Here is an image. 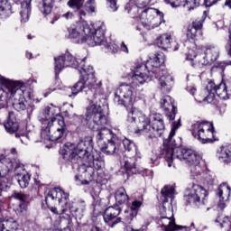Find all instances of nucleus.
Segmentation results:
<instances>
[{
  "mask_svg": "<svg viewBox=\"0 0 231 231\" xmlns=\"http://www.w3.org/2000/svg\"><path fill=\"white\" fill-rule=\"evenodd\" d=\"M19 169L21 171H24V166H23V164L17 162H14V161H10V159L4 157L3 155L0 158V176H3L4 174H5L6 172L10 171H15V172H17L19 171ZM3 194V189L0 186V196H2Z\"/></svg>",
  "mask_w": 231,
  "mask_h": 231,
  "instance_id": "nucleus-20",
  "label": "nucleus"
},
{
  "mask_svg": "<svg viewBox=\"0 0 231 231\" xmlns=\"http://www.w3.org/2000/svg\"><path fill=\"white\" fill-rule=\"evenodd\" d=\"M106 142H97V145L101 151V152H104V154H107L108 156H111L112 154H115L116 152V144L120 143V139L116 137V139H109Z\"/></svg>",
  "mask_w": 231,
  "mask_h": 231,
  "instance_id": "nucleus-23",
  "label": "nucleus"
},
{
  "mask_svg": "<svg viewBox=\"0 0 231 231\" xmlns=\"http://www.w3.org/2000/svg\"><path fill=\"white\" fill-rule=\"evenodd\" d=\"M27 39H32V35L29 34V35L27 36Z\"/></svg>",
  "mask_w": 231,
  "mask_h": 231,
  "instance_id": "nucleus-64",
  "label": "nucleus"
},
{
  "mask_svg": "<svg viewBox=\"0 0 231 231\" xmlns=\"http://www.w3.org/2000/svg\"><path fill=\"white\" fill-rule=\"evenodd\" d=\"M54 60L55 80L57 82H59V73L64 68H74L81 75L79 80L71 88L72 95L77 96L79 93L83 92L87 95L88 99L93 100V102L102 95L101 82L97 83L93 67L91 65L86 66V58L77 60L71 53L66 52L62 56L54 58Z\"/></svg>",
  "mask_w": 231,
  "mask_h": 231,
  "instance_id": "nucleus-1",
  "label": "nucleus"
},
{
  "mask_svg": "<svg viewBox=\"0 0 231 231\" xmlns=\"http://www.w3.org/2000/svg\"><path fill=\"white\" fill-rule=\"evenodd\" d=\"M201 3V0H184L183 7L187 8L189 12L190 10H195V8H198Z\"/></svg>",
  "mask_w": 231,
  "mask_h": 231,
  "instance_id": "nucleus-42",
  "label": "nucleus"
},
{
  "mask_svg": "<svg viewBox=\"0 0 231 231\" xmlns=\"http://www.w3.org/2000/svg\"><path fill=\"white\" fill-rule=\"evenodd\" d=\"M161 107L170 120H174V118H176L178 108L174 106V102L172 101V97H171V96H164L161 99Z\"/></svg>",
  "mask_w": 231,
  "mask_h": 231,
  "instance_id": "nucleus-22",
  "label": "nucleus"
},
{
  "mask_svg": "<svg viewBox=\"0 0 231 231\" xmlns=\"http://www.w3.org/2000/svg\"><path fill=\"white\" fill-rule=\"evenodd\" d=\"M55 0H42V4L39 5L40 12L43 15H50V14H51V10H53Z\"/></svg>",
  "mask_w": 231,
  "mask_h": 231,
  "instance_id": "nucleus-34",
  "label": "nucleus"
},
{
  "mask_svg": "<svg viewBox=\"0 0 231 231\" xmlns=\"http://www.w3.org/2000/svg\"><path fill=\"white\" fill-rule=\"evenodd\" d=\"M215 95L218 97L221 100H228V90L226 89V84L220 83L217 85L215 90Z\"/></svg>",
  "mask_w": 231,
  "mask_h": 231,
  "instance_id": "nucleus-38",
  "label": "nucleus"
},
{
  "mask_svg": "<svg viewBox=\"0 0 231 231\" xmlns=\"http://www.w3.org/2000/svg\"><path fill=\"white\" fill-rule=\"evenodd\" d=\"M136 6V8H145L148 5L151 4V0H131Z\"/></svg>",
  "mask_w": 231,
  "mask_h": 231,
  "instance_id": "nucleus-43",
  "label": "nucleus"
},
{
  "mask_svg": "<svg viewBox=\"0 0 231 231\" xmlns=\"http://www.w3.org/2000/svg\"><path fill=\"white\" fill-rule=\"evenodd\" d=\"M125 125L129 131L145 134L151 140L160 138L165 133V122L162 114H152L149 117L134 107L128 112Z\"/></svg>",
  "mask_w": 231,
  "mask_h": 231,
  "instance_id": "nucleus-5",
  "label": "nucleus"
},
{
  "mask_svg": "<svg viewBox=\"0 0 231 231\" xmlns=\"http://www.w3.org/2000/svg\"><path fill=\"white\" fill-rule=\"evenodd\" d=\"M180 126L181 123L180 119L178 123L174 122L172 124L168 139L160 148V153L151 157L150 160L152 163L158 164V158H164L168 163V167H172V162L177 158V160L185 162V163L191 166L190 171L193 176H199L201 174V167L199 166L201 156L192 149L178 147L179 144L172 139L176 135V130Z\"/></svg>",
  "mask_w": 231,
  "mask_h": 231,
  "instance_id": "nucleus-3",
  "label": "nucleus"
},
{
  "mask_svg": "<svg viewBox=\"0 0 231 231\" xmlns=\"http://www.w3.org/2000/svg\"><path fill=\"white\" fill-rule=\"evenodd\" d=\"M15 178L21 189H26L30 185V174L16 173Z\"/></svg>",
  "mask_w": 231,
  "mask_h": 231,
  "instance_id": "nucleus-37",
  "label": "nucleus"
},
{
  "mask_svg": "<svg viewBox=\"0 0 231 231\" xmlns=\"http://www.w3.org/2000/svg\"><path fill=\"white\" fill-rule=\"evenodd\" d=\"M122 143L125 147L126 156H138V147L134 143H133V141L125 138Z\"/></svg>",
  "mask_w": 231,
  "mask_h": 231,
  "instance_id": "nucleus-32",
  "label": "nucleus"
},
{
  "mask_svg": "<svg viewBox=\"0 0 231 231\" xmlns=\"http://www.w3.org/2000/svg\"><path fill=\"white\" fill-rule=\"evenodd\" d=\"M59 113L57 112V107L51 105L46 106L39 116V120L42 122V127H44V125L51 124L54 120H59Z\"/></svg>",
  "mask_w": 231,
  "mask_h": 231,
  "instance_id": "nucleus-21",
  "label": "nucleus"
},
{
  "mask_svg": "<svg viewBox=\"0 0 231 231\" xmlns=\"http://www.w3.org/2000/svg\"><path fill=\"white\" fill-rule=\"evenodd\" d=\"M88 46H104L106 53H117L118 45L111 39H106V24L100 23L96 29L90 28L89 35H87Z\"/></svg>",
  "mask_w": 231,
  "mask_h": 231,
  "instance_id": "nucleus-9",
  "label": "nucleus"
},
{
  "mask_svg": "<svg viewBox=\"0 0 231 231\" xmlns=\"http://www.w3.org/2000/svg\"><path fill=\"white\" fill-rule=\"evenodd\" d=\"M165 62L163 53L155 52L149 54V60L146 64L137 65L134 68V75L131 78L134 86H140L145 82H151L155 79H159V84L163 93H167L169 89V81L172 80V77L167 74V70H161L160 67Z\"/></svg>",
  "mask_w": 231,
  "mask_h": 231,
  "instance_id": "nucleus-4",
  "label": "nucleus"
},
{
  "mask_svg": "<svg viewBox=\"0 0 231 231\" xmlns=\"http://www.w3.org/2000/svg\"><path fill=\"white\" fill-rule=\"evenodd\" d=\"M198 97H199V98H203V97H206V96H205V94L202 92L200 95L196 96L195 98Z\"/></svg>",
  "mask_w": 231,
  "mask_h": 231,
  "instance_id": "nucleus-58",
  "label": "nucleus"
},
{
  "mask_svg": "<svg viewBox=\"0 0 231 231\" xmlns=\"http://www.w3.org/2000/svg\"><path fill=\"white\" fill-rule=\"evenodd\" d=\"M156 44L162 50L168 51L171 44H172V36L169 33L162 34L157 38Z\"/></svg>",
  "mask_w": 231,
  "mask_h": 231,
  "instance_id": "nucleus-30",
  "label": "nucleus"
},
{
  "mask_svg": "<svg viewBox=\"0 0 231 231\" xmlns=\"http://www.w3.org/2000/svg\"><path fill=\"white\" fill-rule=\"evenodd\" d=\"M0 84L6 88L8 92L0 89V109L8 104V93L11 97H15L16 93H21V83L6 79L0 75Z\"/></svg>",
  "mask_w": 231,
  "mask_h": 231,
  "instance_id": "nucleus-15",
  "label": "nucleus"
},
{
  "mask_svg": "<svg viewBox=\"0 0 231 231\" xmlns=\"http://www.w3.org/2000/svg\"><path fill=\"white\" fill-rule=\"evenodd\" d=\"M140 207H142V201L134 200L132 202L130 210L125 211L126 223H131V221H133V219L138 216V210L140 209Z\"/></svg>",
  "mask_w": 231,
  "mask_h": 231,
  "instance_id": "nucleus-27",
  "label": "nucleus"
},
{
  "mask_svg": "<svg viewBox=\"0 0 231 231\" xmlns=\"http://www.w3.org/2000/svg\"><path fill=\"white\" fill-rule=\"evenodd\" d=\"M87 126L91 131H96L97 142H104V140H116L117 134L113 131L106 128L107 125V116L104 113V106L98 105V103H93L87 108L86 114Z\"/></svg>",
  "mask_w": 231,
  "mask_h": 231,
  "instance_id": "nucleus-7",
  "label": "nucleus"
},
{
  "mask_svg": "<svg viewBox=\"0 0 231 231\" xmlns=\"http://www.w3.org/2000/svg\"><path fill=\"white\" fill-rule=\"evenodd\" d=\"M68 6L72 8L78 17L82 20L86 17V11L90 14L95 12V0H88L85 6L84 0H69L68 2Z\"/></svg>",
  "mask_w": 231,
  "mask_h": 231,
  "instance_id": "nucleus-17",
  "label": "nucleus"
},
{
  "mask_svg": "<svg viewBox=\"0 0 231 231\" xmlns=\"http://www.w3.org/2000/svg\"><path fill=\"white\" fill-rule=\"evenodd\" d=\"M127 231H143V229L140 228V229H134L133 227H129Z\"/></svg>",
  "mask_w": 231,
  "mask_h": 231,
  "instance_id": "nucleus-54",
  "label": "nucleus"
},
{
  "mask_svg": "<svg viewBox=\"0 0 231 231\" xmlns=\"http://www.w3.org/2000/svg\"><path fill=\"white\" fill-rule=\"evenodd\" d=\"M12 198H14V199H17L18 201H21V203H30L29 194H24L19 191H14L12 194Z\"/></svg>",
  "mask_w": 231,
  "mask_h": 231,
  "instance_id": "nucleus-41",
  "label": "nucleus"
},
{
  "mask_svg": "<svg viewBox=\"0 0 231 231\" xmlns=\"http://www.w3.org/2000/svg\"><path fill=\"white\" fill-rule=\"evenodd\" d=\"M231 189L230 186H226V184H221L217 189V194L219 198L220 207H224L225 201L230 198Z\"/></svg>",
  "mask_w": 231,
  "mask_h": 231,
  "instance_id": "nucleus-29",
  "label": "nucleus"
},
{
  "mask_svg": "<svg viewBox=\"0 0 231 231\" xmlns=\"http://www.w3.org/2000/svg\"><path fill=\"white\" fill-rule=\"evenodd\" d=\"M62 17H64L65 19H71V17H73V13L68 12L64 14H62Z\"/></svg>",
  "mask_w": 231,
  "mask_h": 231,
  "instance_id": "nucleus-50",
  "label": "nucleus"
},
{
  "mask_svg": "<svg viewBox=\"0 0 231 231\" xmlns=\"http://www.w3.org/2000/svg\"><path fill=\"white\" fill-rule=\"evenodd\" d=\"M13 107L15 109V111H18L19 113H26L28 116L33 113L35 109V105L33 104V100L29 96L28 100L24 98L23 96H20L19 98H14L13 101Z\"/></svg>",
  "mask_w": 231,
  "mask_h": 231,
  "instance_id": "nucleus-18",
  "label": "nucleus"
},
{
  "mask_svg": "<svg viewBox=\"0 0 231 231\" xmlns=\"http://www.w3.org/2000/svg\"><path fill=\"white\" fill-rule=\"evenodd\" d=\"M122 212L120 206H110L108 207L103 215V219L111 228H114L115 225H118L122 218L118 217ZM117 217V218H116Z\"/></svg>",
  "mask_w": 231,
  "mask_h": 231,
  "instance_id": "nucleus-19",
  "label": "nucleus"
},
{
  "mask_svg": "<svg viewBox=\"0 0 231 231\" xmlns=\"http://www.w3.org/2000/svg\"><path fill=\"white\" fill-rule=\"evenodd\" d=\"M28 203L29 202H20L17 208L18 212H21V214H23V212H26V208H28Z\"/></svg>",
  "mask_w": 231,
  "mask_h": 231,
  "instance_id": "nucleus-46",
  "label": "nucleus"
},
{
  "mask_svg": "<svg viewBox=\"0 0 231 231\" xmlns=\"http://www.w3.org/2000/svg\"><path fill=\"white\" fill-rule=\"evenodd\" d=\"M197 102H208V104H211L212 106H216L217 107L219 106V100L216 98V93L208 92V95L203 97H195Z\"/></svg>",
  "mask_w": 231,
  "mask_h": 231,
  "instance_id": "nucleus-36",
  "label": "nucleus"
},
{
  "mask_svg": "<svg viewBox=\"0 0 231 231\" xmlns=\"http://www.w3.org/2000/svg\"><path fill=\"white\" fill-rule=\"evenodd\" d=\"M179 48H180V47L177 45V46L173 49V51H178Z\"/></svg>",
  "mask_w": 231,
  "mask_h": 231,
  "instance_id": "nucleus-62",
  "label": "nucleus"
},
{
  "mask_svg": "<svg viewBox=\"0 0 231 231\" xmlns=\"http://www.w3.org/2000/svg\"><path fill=\"white\" fill-rule=\"evenodd\" d=\"M221 0H204L205 6H212Z\"/></svg>",
  "mask_w": 231,
  "mask_h": 231,
  "instance_id": "nucleus-48",
  "label": "nucleus"
},
{
  "mask_svg": "<svg viewBox=\"0 0 231 231\" xmlns=\"http://www.w3.org/2000/svg\"><path fill=\"white\" fill-rule=\"evenodd\" d=\"M56 21H59V17L53 16V19L51 21V24H55Z\"/></svg>",
  "mask_w": 231,
  "mask_h": 231,
  "instance_id": "nucleus-52",
  "label": "nucleus"
},
{
  "mask_svg": "<svg viewBox=\"0 0 231 231\" xmlns=\"http://www.w3.org/2000/svg\"><path fill=\"white\" fill-rule=\"evenodd\" d=\"M32 14V3L28 0L23 1L21 3V22L22 23H28L30 20V14Z\"/></svg>",
  "mask_w": 231,
  "mask_h": 231,
  "instance_id": "nucleus-28",
  "label": "nucleus"
},
{
  "mask_svg": "<svg viewBox=\"0 0 231 231\" xmlns=\"http://www.w3.org/2000/svg\"><path fill=\"white\" fill-rule=\"evenodd\" d=\"M90 231H99V230H98V227L93 226Z\"/></svg>",
  "mask_w": 231,
  "mask_h": 231,
  "instance_id": "nucleus-60",
  "label": "nucleus"
},
{
  "mask_svg": "<svg viewBox=\"0 0 231 231\" xmlns=\"http://www.w3.org/2000/svg\"><path fill=\"white\" fill-rule=\"evenodd\" d=\"M115 199L118 205H125V203L129 201V196L127 195V192L124 187L119 188L116 191Z\"/></svg>",
  "mask_w": 231,
  "mask_h": 231,
  "instance_id": "nucleus-35",
  "label": "nucleus"
},
{
  "mask_svg": "<svg viewBox=\"0 0 231 231\" xmlns=\"http://www.w3.org/2000/svg\"><path fill=\"white\" fill-rule=\"evenodd\" d=\"M26 58L32 59V52H26Z\"/></svg>",
  "mask_w": 231,
  "mask_h": 231,
  "instance_id": "nucleus-59",
  "label": "nucleus"
},
{
  "mask_svg": "<svg viewBox=\"0 0 231 231\" xmlns=\"http://www.w3.org/2000/svg\"><path fill=\"white\" fill-rule=\"evenodd\" d=\"M83 184H84V185H88V184H89V181L84 180Z\"/></svg>",
  "mask_w": 231,
  "mask_h": 231,
  "instance_id": "nucleus-63",
  "label": "nucleus"
},
{
  "mask_svg": "<svg viewBox=\"0 0 231 231\" xmlns=\"http://www.w3.org/2000/svg\"><path fill=\"white\" fill-rule=\"evenodd\" d=\"M168 3H170L173 8H178V6H183V5H185V0H168Z\"/></svg>",
  "mask_w": 231,
  "mask_h": 231,
  "instance_id": "nucleus-45",
  "label": "nucleus"
},
{
  "mask_svg": "<svg viewBox=\"0 0 231 231\" xmlns=\"http://www.w3.org/2000/svg\"><path fill=\"white\" fill-rule=\"evenodd\" d=\"M51 91H55V88H54V89H52V90H51V89H50L49 93H45V94H44V97H48V95H49L50 93H51Z\"/></svg>",
  "mask_w": 231,
  "mask_h": 231,
  "instance_id": "nucleus-61",
  "label": "nucleus"
},
{
  "mask_svg": "<svg viewBox=\"0 0 231 231\" xmlns=\"http://www.w3.org/2000/svg\"><path fill=\"white\" fill-rule=\"evenodd\" d=\"M17 222L14 218H7L0 221L1 231H15L18 228Z\"/></svg>",
  "mask_w": 231,
  "mask_h": 231,
  "instance_id": "nucleus-33",
  "label": "nucleus"
},
{
  "mask_svg": "<svg viewBox=\"0 0 231 231\" xmlns=\"http://www.w3.org/2000/svg\"><path fill=\"white\" fill-rule=\"evenodd\" d=\"M187 91H189V93H190V95L194 96L196 93V88L194 87H187Z\"/></svg>",
  "mask_w": 231,
  "mask_h": 231,
  "instance_id": "nucleus-49",
  "label": "nucleus"
},
{
  "mask_svg": "<svg viewBox=\"0 0 231 231\" xmlns=\"http://www.w3.org/2000/svg\"><path fill=\"white\" fill-rule=\"evenodd\" d=\"M121 50H122V51H125L126 53H128V51H129V50L127 49V45L124 42H122Z\"/></svg>",
  "mask_w": 231,
  "mask_h": 231,
  "instance_id": "nucleus-51",
  "label": "nucleus"
},
{
  "mask_svg": "<svg viewBox=\"0 0 231 231\" xmlns=\"http://www.w3.org/2000/svg\"><path fill=\"white\" fill-rule=\"evenodd\" d=\"M217 89V85L212 80L208 81L207 85V91L208 93H216V90Z\"/></svg>",
  "mask_w": 231,
  "mask_h": 231,
  "instance_id": "nucleus-44",
  "label": "nucleus"
},
{
  "mask_svg": "<svg viewBox=\"0 0 231 231\" xmlns=\"http://www.w3.org/2000/svg\"><path fill=\"white\" fill-rule=\"evenodd\" d=\"M108 3H110V8L113 10V12H116L118 10V7L116 6V0H106Z\"/></svg>",
  "mask_w": 231,
  "mask_h": 231,
  "instance_id": "nucleus-47",
  "label": "nucleus"
},
{
  "mask_svg": "<svg viewBox=\"0 0 231 231\" xmlns=\"http://www.w3.org/2000/svg\"><path fill=\"white\" fill-rule=\"evenodd\" d=\"M191 134L201 143H207L214 136V125L207 121L196 122L191 125Z\"/></svg>",
  "mask_w": 231,
  "mask_h": 231,
  "instance_id": "nucleus-13",
  "label": "nucleus"
},
{
  "mask_svg": "<svg viewBox=\"0 0 231 231\" xmlns=\"http://www.w3.org/2000/svg\"><path fill=\"white\" fill-rule=\"evenodd\" d=\"M45 202L48 208L53 214L62 215L69 210L75 219H82L84 210H86L85 201L68 204V197L60 188L51 189L45 197Z\"/></svg>",
  "mask_w": 231,
  "mask_h": 231,
  "instance_id": "nucleus-6",
  "label": "nucleus"
},
{
  "mask_svg": "<svg viewBox=\"0 0 231 231\" xmlns=\"http://www.w3.org/2000/svg\"><path fill=\"white\" fill-rule=\"evenodd\" d=\"M69 38L73 39L76 44L88 42V35L91 33V27L86 22H79L68 29Z\"/></svg>",
  "mask_w": 231,
  "mask_h": 231,
  "instance_id": "nucleus-14",
  "label": "nucleus"
},
{
  "mask_svg": "<svg viewBox=\"0 0 231 231\" xmlns=\"http://www.w3.org/2000/svg\"><path fill=\"white\" fill-rule=\"evenodd\" d=\"M12 14V5L7 2H0V15L8 17Z\"/></svg>",
  "mask_w": 231,
  "mask_h": 231,
  "instance_id": "nucleus-40",
  "label": "nucleus"
},
{
  "mask_svg": "<svg viewBox=\"0 0 231 231\" xmlns=\"http://www.w3.org/2000/svg\"><path fill=\"white\" fill-rule=\"evenodd\" d=\"M133 87L126 83H122L116 91L114 102L118 106L129 107L133 106Z\"/></svg>",
  "mask_w": 231,
  "mask_h": 231,
  "instance_id": "nucleus-16",
  "label": "nucleus"
},
{
  "mask_svg": "<svg viewBox=\"0 0 231 231\" xmlns=\"http://www.w3.org/2000/svg\"><path fill=\"white\" fill-rule=\"evenodd\" d=\"M21 136H26V134H19V133H15V137L16 138H21Z\"/></svg>",
  "mask_w": 231,
  "mask_h": 231,
  "instance_id": "nucleus-53",
  "label": "nucleus"
},
{
  "mask_svg": "<svg viewBox=\"0 0 231 231\" xmlns=\"http://www.w3.org/2000/svg\"><path fill=\"white\" fill-rule=\"evenodd\" d=\"M146 172H147V174H150V178H152V176H153L152 171L148 170V171H146Z\"/></svg>",
  "mask_w": 231,
  "mask_h": 231,
  "instance_id": "nucleus-57",
  "label": "nucleus"
},
{
  "mask_svg": "<svg viewBox=\"0 0 231 231\" xmlns=\"http://www.w3.org/2000/svg\"><path fill=\"white\" fill-rule=\"evenodd\" d=\"M67 129L64 117H59V120L43 125L41 132L42 138L43 140H50V142H59V140L64 138Z\"/></svg>",
  "mask_w": 231,
  "mask_h": 231,
  "instance_id": "nucleus-11",
  "label": "nucleus"
},
{
  "mask_svg": "<svg viewBox=\"0 0 231 231\" xmlns=\"http://www.w3.org/2000/svg\"><path fill=\"white\" fill-rule=\"evenodd\" d=\"M201 28H203L201 21L193 22L192 24L188 27L186 33L189 41H194V39L198 37V33H201Z\"/></svg>",
  "mask_w": 231,
  "mask_h": 231,
  "instance_id": "nucleus-26",
  "label": "nucleus"
},
{
  "mask_svg": "<svg viewBox=\"0 0 231 231\" xmlns=\"http://www.w3.org/2000/svg\"><path fill=\"white\" fill-rule=\"evenodd\" d=\"M4 126L10 134H14V133L19 131V123L17 122V118H15L14 112H9L7 122L5 123Z\"/></svg>",
  "mask_w": 231,
  "mask_h": 231,
  "instance_id": "nucleus-25",
  "label": "nucleus"
},
{
  "mask_svg": "<svg viewBox=\"0 0 231 231\" xmlns=\"http://www.w3.org/2000/svg\"><path fill=\"white\" fill-rule=\"evenodd\" d=\"M140 158L138 155H126L124 158V169L127 176H133V174H138V168H136V160Z\"/></svg>",
  "mask_w": 231,
  "mask_h": 231,
  "instance_id": "nucleus-24",
  "label": "nucleus"
},
{
  "mask_svg": "<svg viewBox=\"0 0 231 231\" xmlns=\"http://www.w3.org/2000/svg\"><path fill=\"white\" fill-rule=\"evenodd\" d=\"M152 14H156L158 15L161 23H165V21H163V17H164L163 13L161 12L160 10L156 9V8L144 9L142 12L141 17H149V15H152Z\"/></svg>",
  "mask_w": 231,
  "mask_h": 231,
  "instance_id": "nucleus-39",
  "label": "nucleus"
},
{
  "mask_svg": "<svg viewBox=\"0 0 231 231\" xmlns=\"http://www.w3.org/2000/svg\"><path fill=\"white\" fill-rule=\"evenodd\" d=\"M219 59V48L216 45H206L200 48V52L197 55L189 54L186 57L187 60H191V66L193 68H203V66H208L213 64Z\"/></svg>",
  "mask_w": 231,
  "mask_h": 231,
  "instance_id": "nucleus-10",
  "label": "nucleus"
},
{
  "mask_svg": "<svg viewBox=\"0 0 231 231\" xmlns=\"http://www.w3.org/2000/svg\"><path fill=\"white\" fill-rule=\"evenodd\" d=\"M208 196V191L199 184H189L185 190L184 199L187 205L194 208H201L205 205V198Z\"/></svg>",
  "mask_w": 231,
  "mask_h": 231,
  "instance_id": "nucleus-12",
  "label": "nucleus"
},
{
  "mask_svg": "<svg viewBox=\"0 0 231 231\" xmlns=\"http://www.w3.org/2000/svg\"><path fill=\"white\" fill-rule=\"evenodd\" d=\"M63 160L72 165L79 172H85L88 176H93L95 171L104 169V160L100 152L93 148V139L87 136L80 139L77 145L66 143L60 151Z\"/></svg>",
  "mask_w": 231,
  "mask_h": 231,
  "instance_id": "nucleus-2",
  "label": "nucleus"
},
{
  "mask_svg": "<svg viewBox=\"0 0 231 231\" xmlns=\"http://www.w3.org/2000/svg\"><path fill=\"white\" fill-rule=\"evenodd\" d=\"M225 5L226 6H229V8H231V0H226Z\"/></svg>",
  "mask_w": 231,
  "mask_h": 231,
  "instance_id": "nucleus-55",
  "label": "nucleus"
},
{
  "mask_svg": "<svg viewBox=\"0 0 231 231\" xmlns=\"http://www.w3.org/2000/svg\"><path fill=\"white\" fill-rule=\"evenodd\" d=\"M217 156L220 162H231V145L220 147L217 152Z\"/></svg>",
  "mask_w": 231,
  "mask_h": 231,
  "instance_id": "nucleus-31",
  "label": "nucleus"
},
{
  "mask_svg": "<svg viewBox=\"0 0 231 231\" xmlns=\"http://www.w3.org/2000/svg\"><path fill=\"white\" fill-rule=\"evenodd\" d=\"M174 186H165L162 190V208H161V219L160 223L164 227L165 231H189V227L181 226L176 225L174 218L167 217V208L165 207L166 203H169V199L172 200L174 198Z\"/></svg>",
  "mask_w": 231,
  "mask_h": 231,
  "instance_id": "nucleus-8",
  "label": "nucleus"
},
{
  "mask_svg": "<svg viewBox=\"0 0 231 231\" xmlns=\"http://www.w3.org/2000/svg\"><path fill=\"white\" fill-rule=\"evenodd\" d=\"M11 154H17V150L15 148H12Z\"/></svg>",
  "mask_w": 231,
  "mask_h": 231,
  "instance_id": "nucleus-56",
  "label": "nucleus"
}]
</instances>
